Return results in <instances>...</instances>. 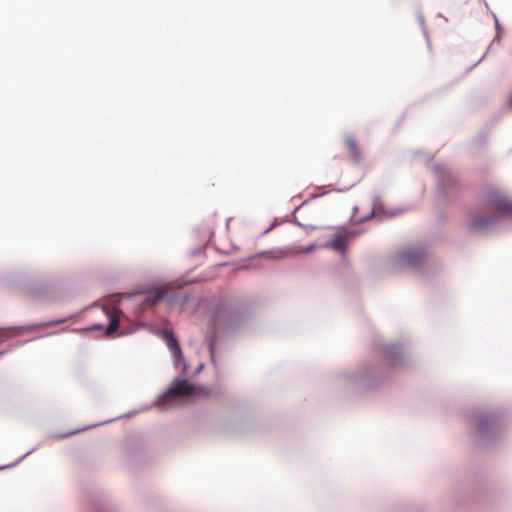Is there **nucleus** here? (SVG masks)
<instances>
[{"label": "nucleus", "instance_id": "10", "mask_svg": "<svg viewBox=\"0 0 512 512\" xmlns=\"http://www.w3.org/2000/svg\"><path fill=\"white\" fill-rule=\"evenodd\" d=\"M163 298H164V292L163 291L157 292L154 296V299H152V304H155L157 301H159Z\"/></svg>", "mask_w": 512, "mask_h": 512}, {"label": "nucleus", "instance_id": "7", "mask_svg": "<svg viewBox=\"0 0 512 512\" xmlns=\"http://www.w3.org/2000/svg\"><path fill=\"white\" fill-rule=\"evenodd\" d=\"M344 142H346V146L353 161L358 163L361 160V154L357 142L351 136L344 138Z\"/></svg>", "mask_w": 512, "mask_h": 512}, {"label": "nucleus", "instance_id": "11", "mask_svg": "<svg viewBox=\"0 0 512 512\" xmlns=\"http://www.w3.org/2000/svg\"><path fill=\"white\" fill-rule=\"evenodd\" d=\"M312 250H313V246L311 245V246H309V247H307V248H305V249H299V250H297L296 252H298V253H309V252H311Z\"/></svg>", "mask_w": 512, "mask_h": 512}, {"label": "nucleus", "instance_id": "1", "mask_svg": "<svg viewBox=\"0 0 512 512\" xmlns=\"http://www.w3.org/2000/svg\"><path fill=\"white\" fill-rule=\"evenodd\" d=\"M485 206L495 214L512 215V199L496 189L487 192Z\"/></svg>", "mask_w": 512, "mask_h": 512}, {"label": "nucleus", "instance_id": "4", "mask_svg": "<svg viewBox=\"0 0 512 512\" xmlns=\"http://www.w3.org/2000/svg\"><path fill=\"white\" fill-rule=\"evenodd\" d=\"M495 219V214L489 216H481L479 214L471 215L469 219V229L473 232H480L485 230L488 225L492 224Z\"/></svg>", "mask_w": 512, "mask_h": 512}, {"label": "nucleus", "instance_id": "2", "mask_svg": "<svg viewBox=\"0 0 512 512\" xmlns=\"http://www.w3.org/2000/svg\"><path fill=\"white\" fill-rule=\"evenodd\" d=\"M203 393L208 396L209 391L204 389L195 388L185 380L176 382L170 390L167 391L166 397H191L195 394Z\"/></svg>", "mask_w": 512, "mask_h": 512}, {"label": "nucleus", "instance_id": "9", "mask_svg": "<svg viewBox=\"0 0 512 512\" xmlns=\"http://www.w3.org/2000/svg\"><path fill=\"white\" fill-rule=\"evenodd\" d=\"M118 326H119V320L115 316L110 317V322H109V326L107 328V333L111 334V333L115 332Z\"/></svg>", "mask_w": 512, "mask_h": 512}, {"label": "nucleus", "instance_id": "5", "mask_svg": "<svg viewBox=\"0 0 512 512\" xmlns=\"http://www.w3.org/2000/svg\"><path fill=\"white\" fill-rule=\"evenodd\" d=\"M423 259V253L416 249H407L400 255L401 262L409 265H418Z\"/></svg>", "mask_w": 512, "mask_h": 512}, {"label": "nucleus", "instance_id": "3", "mask_svg": "<svg viewBox=\"0 0 512 512\" xmlns=\"http://www.w3.org/2000/svg\"><path fill=\"white\" fill-rule=\"evenodd\" d=\"M350 237V232H346L344 230L337 231L333 234L332 241L325 244L326 248H330L332 250L344 253L347 249V243Z\"/></svg>", "mask_w": 512, "mask_h": 512}, {"label": "nucleus", "instance_id": "6", "mask_svg": "<svg viewBox=\"0 0 512 512\" xmlns=\"http://www.w3.org/2000/svg\"><path fill=\"white\" fill-rule=\"evenodd\" d=\"M165 341L168 346V349H170L173 353V356L176 357V359H179L182 357V350L179 347L177 339L174 337L172 332H166L165 334Z\"/></svg>", "mask_w": 512, "mask_h": 512}, {"label": "nucleus", "instance_id": "8", "mask_svg": "<svg viewBox=\"0 0 512 512\" xmlns=\"http://www.w3.org/2000/svg\"><path fill=\"white\" fill-rule=\"evenodd\" d=\"M221 323L226 324L225 315L222 313L215 315V317L213 319H211L210 328H211V330H213V335H211V338H210V346L211 347H212V345H214L215 331L220 326Z\"/></svg>", "mask_w": 512, "mask_h": 512}, {"label": "nucleus", "instance_id": "12", "mask_svg": "<svg viewBox=\"0 0 512 512\" xmlns=\"http://www.w3.org/2000/svg\"><path fill=\"white\" fill-rule=\"evenodd\" d=\"M4 341H5L4 335H0V344L3 343Z\"/></svg>", "mask_w": 512, "mask_h": 512}]
</instances>
